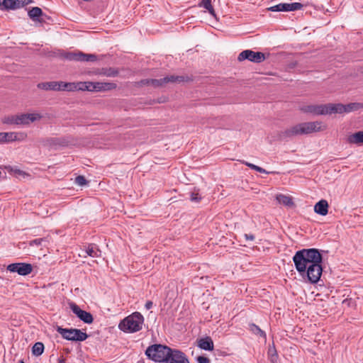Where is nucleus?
<instances>
[{"instance_id":"dca6fc26","label":"nucleus","mask_w":363,"mask_h":363,"mask_svg":"<svg viewBox=\"0 0 363 363\" xmlns=\"http://www.w3.org/2000/svg\"><path fill=\"white\" fill-rule=\"evenodd\" d=\"M303 7L301 3H281L277 5L273 6L268 9L272 11H291L300 10Z\"/></svg>"},{"instance_id":"2f4dec72","label":"nucleus","mask_w":363,"mask_h":363,"mask_svg":"<svg viewBox=\"0 0 363 363\" xmlns=\"http://www.w3.org/2000/svg\"><path fill=\"white\" fill-rule=\"evenodd\" d=\"M250 331H252L254 334L255 335H258L259 336H262L263 337H266V334L259 327H258L257 325H256L254 323H252L250 325Z\"/></svg>"},{"instance_id":"473e14b6","label":"nucleus","mask_w":363,"mask_h":363,"mask_svg":"<svg viewBox=\"0 0 363 363\" xmlns=\"http://www.w3.org/2000/svg\"><path fill=\"white\" fill-rule=\"evenodd\" d=\"M99 82H88L87 91L91 92H99Z\"/></svg>"},{"instance_id":"ddd939ff","label":"nucleus","mask_w":363,"mask_h":363,"mask_svg":"<svg viewBox=\"0 0 363 363\" xmlns=\"http://www.w3.org/2000/svg\"><path fill=\"white\" fill-rule=\"evenodd\" d=\"M43 118V115L39 112L19 113V125H29L31 123L38 121Z\"/></svg>"},{"instance_id":"aec40b11","label":"nucleus","mask_w":363,"mask_h":363,"mask_svg":"<svg viewBox=\"0 0 363 363\" xmlns=\"http://www.w3.org/2000/svg\"><path fill=\"white\" fill-rule=\"evenodd\" d=\"M328 201L322 199L315 204L314 211L320 216H326L328 213Z\"/></svg>"},{"instance_id":"20e7f679","label":"nucleus","mask_w":363,"mask_h":363,"mask_svg":"<svg viewBox=\"0 0 363 363\" xmlns=\"http://www.w3.org/2000/svg\"><path fill=\"white\" fill-rule=\"evenodd\" d=\"M143 321V316L140 313L135 312L121 321L118 328L125 333L138 332L142 329Z\"/></svg>"},{"instance_id":"7c9ffc66","label":"nucleus","mask_w":363,"mask_h":363,"mask_svg":"<svg viewBox=\"0 0 363 363\" xmlns=\"http://www.w3.org/2000/svg\"><path fill=\"white\" fill-rule=\"evenodd\" d=\"M199 5L207 9L212 16H215V11L211 5V0H202Z\"/></svg>"},{"instance_id":"4468645a","label":"nucleus","mask_w":363,"mask_h":363,"mask_svg":"<svg viewBox=\"0 0 363 363\" xmlns=\"http://www.w3.org/2000/svg\"><path fill=\"white\" fill-rule=\"evenodd\" d=\"M28 138V134L26 132H7L2 133V143H12V142H23Z\"/></svg>"},{"instance_id":"c756f323","label":"nucleus","mask_w":363,"mask_h":363,"mask_svg":"<svg viewBox=\"0 0 363 363\" xmlns=\"http://www.w3.org/2000/svg\"><path fill=\"white\" fill-rule=\"evenodd\" d=\"M44 352V345L43 342H38L34 344V345L32 347V354L34 356H40Z\"/></svg>"},{"instance_id":"f8f14e48","label":"nucleus","mask_w":363,"mask_h":363,"mask_svg":"<svg viewBox=\"0 0 363 363\" xmlns=\"http://www.w3.org/2000/svg\"><path fill=\"white\" fill-rule=\"evenodd\" d=\"M32 2L33 0H0V9L1 10H16Z\"/></svg>"},{"instance_id":"49530a36","label":"nucleus","mask_w":363,"mask_h":363,"mask_svg":"<svg viewBox=\"0 0 363 363\" xmlns=\"http://www.w3.org/2000/svg\"><path fill=\"white\" fill-rule=\"evenodd\" d=\"M0 143H2V133H0Z\"/></svg>"},{"instance_id":"e433bc0d","label":"nucleus","mask_w":363,"mask_h":363,"mask_svg":"<svg viewBox=\"0 0 363 363\" xmlns=\"http://www.w3.org/2000/svg\"><path fill=\"white\" fill-rule=\"evenodd\" d=\"M9 172L12 173L14 176H16V177L27 175V174L26 172H24L23 171H22L19 169H16V168H11V169L9 170Z\"/></svg>"},{"instance_id":"4be33fe9","label":"nucleus","mask_w":363,"mask_h":363,"mask_svg":"<svg viewBox=\"0 0 363 363\" xmlns=\"http://www.w3.org/2000/svg\"><path fill=\"white\" fill-rule=\"evenodd\" d=\"M84 253L85 255H82L84 257H86V256H90L92 257H99L101 256V250L95 244L89 245L87 248L84 251Z\"/></svg>"},{"instance_id":"39448f33","label":"nucleus","mask_w":363,"mask_h":363,"mask_svg":"<svg viewBox=\"0 0 363 363\" xmlns=\"http://www.w3.org/2000/svg\"><path fill=\"white\" fill-rule=\"evenodd\" d=\"M333 104H307L300 106L299 110L304 113L315 116L333 113Z\"/></svg>"},{"instance_id":"f3484780","label":"nucleus","mask_w":363,"mask_h":363,"mask_svg":"<svg viewBox=\"0 0 363 363\" xmlns=\"http://www.w3.org/2000/svg\"><path fill=\"white\" fill-rule=\"evenodd\" d=\"M70 308L72 311L82 321L85 323H91L94 320L92 315L85 311L82 310L79 306L75 303L70 304Z\"/></svg>"},{"instance_id":"37998d69","label":"nucleus","mask_w":363,"mask_h":363,"mask_svg":"<svg viewBox=\"0 0 363 363\" xmlns=\"http://www.w3.org/2000/svg\"><path fill=\"white\" fill-rule=\"evenodd\" d=\"M245 238L247 240H250V241H252L255 240V236L253 235H251V234H245Z\"/></svg>"},{"instance_id":"58836bf2","label":"nucleus","mask_w":363,"mask_h":363,"mask_svg":"<svg viewBox=\"0 0 363 363\" xmlns=\"http://www.w3.org/2000/svg\"><path fill=\"white\" fill-rule=\"evenodd\" d=\"M57 144H58L57 139L50 138V139H48L45 141V145H48L50 147H52V146L54 147V146L57 145Z\"/></svg>"},{"instance_id":"a18cd8bd","label":"nucleus","mask_w":363,"mask_h":363,"mask_svg":"<svg viewBox=\"0 0 363 363\" xmlns=\"http://www.w3.org/2000/svg\"><path fill=\"white\" fill-rule=\"evenodd\" d=\"M66 362V359L64 358V357H60L58 359V363H65Z\"/></svg>"},{"instance_id":"c9c22d12","label":"nucleus","mask_w":363,"mask_h":363,"mask_svg":"<svg viewBox=\"0 0 363 363\" xmlns=\"http://www.w3.org/2000/svg\"><path fill=\"white\" fill-rule=\"evenodd\" d=\"M76 91H87L88 82H75Z\"/></svg>"},{"instance_id":"1a4fd4ad","label":"nucleus","mask_w":363,"mask_h":363,"mask_svg":"<svg viewBox=\"0 0 363 363\" xmlns=\"http://www.w3.org/2000/svg\"><path fill=\"white\" fill-rule=\"evenodd\" d=\"M239 61L248 60L251 62L259 63L265 60L264 54L261 52H254L250 50H246L241 52L238 57Z\"/></svg>"},{"instance_id":"f03ea898","label":"nucleus","mask_w":363,"mask_h":363,"mask_svg":"<svg viewBox=\"0 0 363 363\" xmlns=\"http://www.w3.org/2000/svg\"><path fill=\"white\" fill-rule=\"evenodd\" d=\"M293 261L300 275L305 277L306 268L309 267L311 264L321 263L322 255L317 249H303L296 252L293 257Z\"/></svg>"},{"instance_id":"f704fd0d","label":"nucleus","mask_w":363,"mask_h":363,"mask_svg":"<svg viewBox=\"0 0 363 363\" xmlns=\"http://www.w3.org/2000/svg\"><path fill=\"white\" fill-rule=\"evenodd\" d=\"M268 354L269 356V360L271 361V362L276 363L278 359L276 350L274 348H269L268 351Z\"/></svg>"},{"instance_id":"5701e85b","label":"nucleus","mask_w":363,"mask_h":363,"mask_svg":"<svg viewBox=\"0 0 363 363\" xmlns=\"http://www.w3.org/2000/svg\"><path fill=\"white\" fill-rule=\"evenodd\" d=\"M347 143L355 145L363 144V131H358L349 135L347 138Z\"/></svg>"},{"instance_id":"393cba45","label":"nucleus","mask_w":363,"mask_h":363,"mask_svg":"<svg viewBox=\"0 0 363 363\" xmlns=\"http://www.w3.org/2000/svg\"><path fill=\"white\" fill-rule=\"evenodd\" d=\"M1 123L5 125H19L18 114L4 116L1 118Z\"/></svg>"},{"instance_id":"4c0bfd02","label":"nucleus","mask_w":363,"mask_h":363,"mask_svg":"<svg viewBox=\"0 0 363 363\" xmlns=\"http://www.w3.org/2000/svg\"><path fill=\"white\" fill-rule=\"evenodd\" d=\"M75 183L79 186L85 185L86 183L84 176H78L75 178Z\"/></svg>"},{"instance_id":"7ed1b4c3","label":"nucleus","mask_w":363,"mask_h":363,"mask_svg":"<svg viewBox=\"0 0 363 363\" xmlns=\"http://www.w3.org/2000/svg\"><path fill=\"white\" fill-rule=\"evenodd\" d=\"M172 351V349L167 346L155 344L147 348L145 354L150 359L156 362L166 363L168 358H169Z\"/></svg>"},{"instance_id":"cd10ccee","label":"nucleus","mask_w":363,"mask_h":363,"mask_svg":"<svg viewBox=\"0 0 363 363\" xmlns=\"http://www.w3.org/2000/svg\"><path fill=\"white\" fill-rule=\"evenodd\" d=\"M59 84H60V86H59L60 91H76L75 82H59Z\"/></svg>"},{"instance_id":"2eb2a0df","label":"nucleus","mask_w":363,"mask_h":363,"mask_svg":"<svg viewBox=\"0 0 363 363\" xmlns=\"http://www.w3.org/2000/svg\"><path fill=\"white\" fill-rule=\"evenodd\" d=\"M65 57L69 60L81 61V62H94L97 57L93 54H84L83 52H69Z\"/></svg>"},{"instance_id":"ea45409f","label":"nucleus","mask_w":363,"mask_h":363,"mask_svg":"<svg viewBox=\"0 0 363 363\" xmlns=\"http://www.w3.org/2000/svg\"><path fill=\"white\" fill-rule=\"evenodd\" d=\"M191 201L194 202H199L201 201V197L199 195L198 192H192L191 194Z\"/></svg>"},{"instance_id":"0eeeda50","label":"nucleus","mask_w":363,"mask_h":363,"mask_svg":"<svg viewBox=\"0 0 363 363\" xmlns=\"http://www.w3.org/2000/svg\"><path fill=\"white\" fill-rule=\"evenodd\" d=\"M182 81H184L183 77L170 76V77H164V78L160 79H143V80L140 81V84L141 85H147V86H152L154 87H158V86H162L168 82H182Z\"/></svg>"},{"instance_id":"6e6552de","label":"nucleus","mask_w":363,"mask_h":363,"mask_svg":"<svg viewBox=\"0 0 363 363\" xmlns=\"http://www.w3.org/2000/svg\"><path fill=\"white\" fill-rule=\"evenodd\" d=\"M6 269L10 272L17 273L21 276H26L33 271V266L29 263H12L7 266Z\"/></svg>"},{"instance_id":"bb28decb","label":"nucleus","mask_w":363,"mask_h":363,"mask_svg":"<svg viewBox=\"0 0 363 363\" xmlns=\"http://www.w3.org/2000/svg\"><path fill=\"white\" fill-rule=\"evenodd\" d=\"M28 16L34 21H39V18L42 16L43 11L39 7H33L28 13Z\"/></svg>"},{"instance_id":"a19ab883","label":"nucleus","mask_w":363,"mask_h":363,"mask_svg":"<svg viewBox=\"0 0 363 363\" xmlns=\"http://www.w3.org/2000/svg\"><path fill=\"white\" fill-rule=\"evenodd\" d=\"M198 363H210V359L204 356H199L197 357Z\"/></svg>"},{"instance_id":"a211bd4d","label":"nucleus","mask_w":363,"mask_h":363,"mask_svg":"<svg viewBox=\"0 0 363 363\" xmlns=\"http://www.w3.org/2000/svg\"><path fill=\"white\" fill-rule=\"evenodd\" d=\"M166 363H189L186 355L177 350H172L169 358Z\"/></svg>"},{"instance_id":"423d86ee","label":"nucleus","mask_w":363,"mask_h":363,"mask_svg":"<svg viewBox=\"0 0 363 363\" xmlns=\"http://www.w3.org/2000/svg\"><path fill=\"white\" fill-rule=\"evenodd\" d=\"M57 331L62 336L63 338L71 341H84L88 337L86 333L79 329H67L57 327Z\"/></svg>"},{"instance_id":"f257e3e1","label":"nucleus","mask_w":363,"mask_h":363,"mask_svg":"<svg viewBox=\"0 0 363 363\" xmlns=\"http://www.w3.org/2000/svg\"><path fill=\"white\" fill-rule=\"evenodd\" d=\"M327 125L322 121L303 122L293 125L279 134L280 139L286 140L297 135H308L326 130Z\"/></svg>"},{"instance_id":"9d476101","label":"nucleus","mask_w":363,"mask_h":363,"mask_svg":"<svg viewBox=\"0 0 363 363\" xmlns=\"http://www.w3.org/2000/svg\"><path fill=\"white\" fill-rule=\"evenodd\" d=\"M363 108L362 103H350L346 105L342 104H333V113H350Z\"/></svg>"},{"instance_id":"b1692460","label":"nucleus","mask_w":363,"mask_h":363,"mask_svg":"<svg viewBox=\"0 0 363 363\" xmlns=\"http://www.w3.org/2000/svg\"><path fill=\"white\" fill-rule=\"evenodd\" d=\"M198 345L200 348L205 350L211 351L213 350V342L210 337L201 338L199 340Z\"/></svg>"},{"instance_id":"412c9836","label":"nucleus","mask_w":363,"mask_h":363,"mask_svg":"<svg viewBox=\"0 0 363 363\" xmlns=\"http://www.w3.org/2000/svg\"><path fill=\"white\" fill-rule=\"evenodd\" d=\"M59 86V82H41L37 85L38 88L45 91H60Z\"/></svg>"},{"instance_id":"72a5a7b5","label":"nucleus","mask_w":363,"mask_h":363,"mask_svg":"<svg viewBox=\"0 0 363 363\" xmlns=\"http://www.w3.org/2000/svg\"><path fill=\"white\" fill-rule=\"evenodd\" d=\"M243 164H245L246 166L249 167L250 168L258 172H260V173H267V171L259 167V166H257L255 164H253L252 163H250V162H245V161H242V162Z\"/></svg>"},{"instance_id":"79ce46f5","label":"nucleus","mask_w":363,"mask_h":363,"mask_svg":"<svg viewBox=\"0 0 363 363\" xmlns=\"http://www.w3.org/2000/svg\"><path fill=\"white\" fill-rule=\"evenodd\" d=\"M43 241V239L39 238V239H35L30 242V245L33 246V245H40L42 242Z\"/></svg>"},{"instance_id":"6ab92c4d","label":"nucleus","mask_w":363,"mask_h":363,"mask_svg":"<svg viewBox=\"0 0 363 363\" xmlns=\"http://www.w3.org/2000/svg\"><path fill=\"white\" fill-rule=\"evenodd\" d=\"M118 70L112 67H103L93 72V74L108 77H114L118 74Z\"/></svg>"},{"instance_id":"de8ad7c7","label":"nucleus","mask_w":363,"mask_h":363,"mask_svg":"<svg viewBox=\"0 0 363 363\" xmlns=\"http://www.w3.org/2000/svg\"><path fill=\"white\" fill-rule=\"evenodd\" d=\"M19 363H25L23 360L19 361Z\"/></svg>"},{"instance_id":"c85d7f7f","label":"nucleus","mask_w":363,"mask_h":363,"mask_svg":"<svg viewBox=\"0 0 363 363\" xmlns=\"http://www.w3.org/2000/svg\"><path fill=\"white\" fill-rule=\"evenodd\" d=\"M117 87L116 84L112 82H99V92L106 91L115 89Z\"/></svg>"},{"instance_id":"a878e982","label":"nucleus","mask_w":363,"mask_h":363,"mask_svg":"<svg viewBox=\"0 0 363 363\" xmlns=\"http://www.w3.org/2000/svg\"><path fill=\"white\" fill-rule=\"evenodd\" d=\"M277 201L279 203H281L288 207H294V203L293 201V199L291 196L284 195V194H278L276 196Z\"/></svg>"},{"instance_id":"c03bdc74","label":"nucleus","mask_w":363,"mask_h":363,"mask_svg":"<svg viewBox=\"0 0 363 363\" xmlns=\"http://www.w3.org/2000/svg\"><path fill=\"white\" fill-rule=\"evenodd\" d=\"M145 307L147 310L150 309L152 307V302L151 301H148L146 302Z\"/></svg>"},{"instance_id":"9b49d317","label":"nucleus","mask_w":363,"mask_h":363,"mask_svg":"<svg viewBox=\"0 0 363 363\" xmlns=\"http://www.w3.org/2000/svg\"><path fill=\"white\" fill-rule=\"evenodd\" d=\"M323 268L320 263H315L306 268L305 277L311 283H316L320 278Z\"/></svg>"}]
</instances>
